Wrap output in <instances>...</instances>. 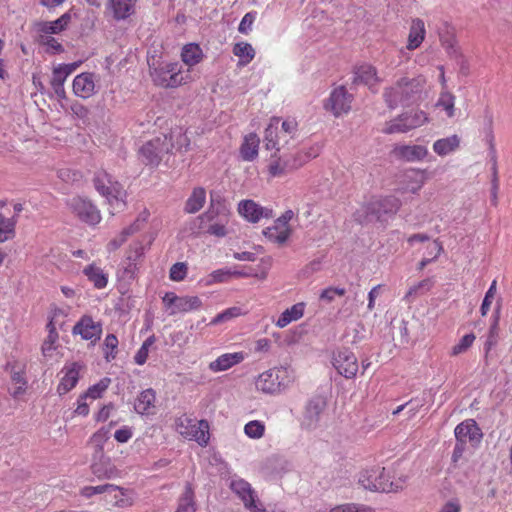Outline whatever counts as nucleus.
<instances>
[{
    "mask_svg": "<svg viewBox=\"0 0 512 512\" xmlns=\"http://www.w3.org/2000/svg\"><path fill=\"white\" fill-rule=\"evenodd\" d=\"M149 74L154 85L165 89H175L194 81V76L190 75V69H184L183 65L177 61L149 63Z\"/></svg>",
    "mask_w": 512,
    "mask_h": 512,
    "instance_id": "f257e3e1",
    "label": "nucleus"
},
{
    "mask_svg": "<svg viewBox=\"0 0 512 512\" xmlns=\"http://www.w3.org/2000/svg\"><path fill=\"white\" fill-rule=\"evenodd\" d=\"M426 84L422 75L413 78L402 77L393 86L384 90L383 98L390 109L410 104L420 98Z\"/></svg>",
    "mask_w": 512,
    "mask_h": 512,
    "instance_id": "f03ea898",
    "label": "nucleus"
},
{
    "mask_svg": "<svg viewBox=\"0 0 512 512\" xmlns=\"http://www.w3.org/2000/svg\"><path fill=\"white\" fill-rule=\"evenodd\" d=\"M188 145L187 137L181 129L172 131L170 136L162 135L146 142L139 150L140 157L147 164L158 165L165 154L174 147L182 148Z\"/></svg>",
    "mask_w": 512,
    "mask_h": 512,
    "instance_id": "7ed1b4c3",
    "label": "nucleus"
},
{
    "mask_svg": "<svg viewBox=\"0 0 512 512\" xmlns=\"http://www.w3.org/2000/svg\"><path fill=\"white\" fill-rule=\"evenodd\" d=\"M400 207V200L395 196L372 198L354 213V219L366 223L374 218L379 219L383 214H394Z\"/></svg>",
    "mask_w": 512,
    "mask_h": 512,
    "instance_id": "20e7f679",
    "label": "nucleus"
},
{
    "mask_svg": "<svg viewBox=\"0 0 512 512\" xmlns=\"http://www.w3.org/2000/svg\"><path fill=\"white\" fill-rule=\"evenodd\" d=\"M177 432L189 441H195L199 446L206 447L210 441V424L207 420L182 415L176 420Z\"/></svg>",
    "mask_w": 512,
    "mask_h": 512,
    "instance_id": "39448f33",
    "label": "nucleus"
},
{
    "mask_svg": "<svg viewBox=\"0 0 512 512\" xmlns=\"http://www.w3.org/2000/svg\"><path fill=\"white\" fill-rule=\"evenodd\" d=\"M359 484L366 490L376 492H393L397 491L401 486L390 481L385 468L373 466L360 472L358 478Z\"/></svg>",
    "mask_w": 512,
    "mask_h": 512,
    "instance_id": "423d86ee",
    "label": "nucleus"
},
{
    "mask_svg": "<svg viewBox=\"0 0 512 512\" xmlns=\"http://www.w3.org/2000/svg\"><path fill=\"white\" fill-rule=\"evenodd\" d=\"M429 121L427 114L422 110L404 112L385 123L382 129L385 134L406 133L412 129L423 126Z\"/></svg>",
    "mask_w": 512,
    "mask_h": 512,
    "instance_id": "0eeeda50",
    "label": "nucleus"
},
{
    "mask_svg": "<svg viewBox=\"0 0 512 512\" xmlns=\"http://www.w3.org/2000/svg\"><path fill=\"white\" fill-rule=\"evenodd\" d=\"M290 383L288 370L284 367L268 369L257 377L255 386L258 391L276 394L284 390Z\"/></svg>",
    "mask_w": 512,
    "mask_h": 512,
    "instance_id": "6e6552de",
    "label": "nucleus"
},
{
    "mask_svg": "<svg viewBox=\"0 0 512 512\" xmlns=\"http://www.w3.org/2000/svg\"><path fill=\"white\" fill-rule=\"evenodd\" d=\"M162 303L169 316L196 311L202 307V300L198 296H178L174 292H166Z\"/></svg>",
    "mask_w": 512,
    "mask_h": 512,
    "instance_id": "1a4fd4ad",
    "label": "nucleus"
},
{
    "mask_svg": "<svg viewBox=\"0 0 512 512\" xmlns=\"http://www.w3.org/2000/svg\"><path fill=\"white\" fill-rule=\"evenodd\" d=\"M93 181L95 189L107 199L113 208L125 207V202L121 199V186L118 182H114L109 174L100 172L95 175Z\"/></svg>",
    "mask_w": 512,
    "mask_h": 512,
    "instance_id": "9d476101",
    "label": "nucleus"
},
{
    "mask_svg": "<svg viewBox=\"0 0 512 512\" xmlns=\"http://www.w3.org/2000/svg\"><path fill=\"white\" fill-rule=\"evenodd\" d=\"M110 428L102 427L96 431L90 438V443L94 446L95 453L91 469L97 477H109L111 471L106 467L107 463L102 461L103 447L105 442L109 439Z\"/></svg>",
    "mask_w": 512,
    "mask_h": 512,
    "instance_id": "9b49d317",
    "label": "nucleus"
},
{
    "mask_svg": "<svg viewBox=\"0 0 512 512\" xmlns=\"http://www.w3.org/2000/svg\"><path fill=\"white\" fill-rule=\"evenodd\" d=\"M230 489L242 500L244 507L251 512H263L264 507L258 500L255 490L250 483L240 477H232Z\"/></svg>",
    "mask_w": 512,
    "mask_h": 512,
    "instance_id": "f8f14e48",
    "label": "nucleus"
},
{
    "mask_svg": "<svg viewBox=\"0 0 512 512\" xmlns=\"http://www.w3.org/2000/svg\"><path fill=\"white\" fill-rule=\"evenodd\" d=\"M67 205L81 221L89 225H96L101 220L100 211L86 198L73 197L67 202Z\"/></svg>",
    "mask_w": 512,
    "mask_h": 512,
    "instance_id": "ddd939ff",
    "label": "nucleus"
},
{
    "mask_svg": "<svg viewBox=\"0 0 512 512\" xmlns=\"http://www.w3.org/2000/svg\"><path fill=\"white\" fill-rule=\"evenodd\" d=\"M326 401L321 396L312 398L306 405L302 416L301 425L307 430L320 427L324 418Z\"/></svg>",
    "mask_w": 512,
    "mask_h": 512,
    "instance_id": "4468645a",
    "label": "nucleus"
},
{
    "mask_svg": "<svg viewBox=\"0 0 512 512\" xmlns=\"http://www.w3.org/2000/svg\"><path fill=\"white\" fill-rule=\"evenodd\" d=\"M332 364L338 373L345 378H353L358 371V361L353 352L341 349L333 354Z\"/></svg>",
    "mask_w": 512,
    "mask_h": 512,
    "instance_id": "2eb2a0df",
    "label": "nucleus"
},
{
    "mask_svg": "<svg viewBox=\"0 0 512 512\" xmlns=\"http://www.w3.org/2000/svg\"><path fill=\"white\" fill-rule=\"evenodd\" d=\"M239 214L248 222L257 223L261 219H268L273 216L272 209L263 207L256 203L254 200H242L238 204Z\"/></svg>",
    "mask_w": 512,
    "mask_h": 512,
    "instance_id": "dca6fc26",
    "label": "nucleus"
},
{
    "mask_svg": "<svg viewBox=\"0 0 512 512\" xmlns=\"http://www.w3.org/2000/svg\"><path fill=\"white\" fill-rule=\"evenodd\" d=\"M352 96L347 93L343 86L335 88L329 97L326 108L330 109L335 116L347 113L351 108Z\"/></svg>",
    "mask_w": 512,
    "mask_h": 512,
    "instance_id": "f3484780",
    "label": "nucleus"
},
{
    "mask_svg": "<svg viewBox=\"0 0 512 512\" xmlns=\"http://www.w3.org/2000/svg\"><path fill=\"white\" fill-rule=\"evenodd\" d=\"M73 334H79L82 339L97 341L102 334V326L90 316H83L73 327Z\"/></svg>",
    "mask_w": 512,
    "mask_h": 512,
    "instance_id": "a211bd4d",
    "label": "nucleus"
},
{
    "mask_svg": "<svg viewBox=\"0 0 512 512\" xmlns=\"http://www.w3.org/2000/svg\"><path fill=\"white\" fill-rule=\"evenodd\" d=\"M393 154L406 162H420L429 155V151L424 145H397L393 149Z\"/></svg>",
    "mask_w": 512,
    "mask_h": 512,
    "instance_id": "6ab92c4d",
    "label": "nucleus"
},
{
    "mask_svg": "<svg viewBox=\"0 0 512 512\" xmlns=\"http://www.w3.org/2000/svg\"><path fill=\"white\" fill-rule=\"evenodd\" d=\"M279 124L280 118L273 117L264 131V145L267 150L279 152L282 147L287 145L283 142V134H281Z\"/></svg>",
    "mask_w": 512,
    "mask_h": 512,
    "instance_id": "aec40b11",
    "label": "nucleus"
},
{
    "mask_svg": "<svg viewBox=\"0 0 512 512\" xmlns=\"http://www.w3.org/2000/svg\"><path fill=\"white\" fill-rule=\"evenodd\" d=\"M454 434L456 440L464 443L467 441L479 443L483 437L481 429L473 419H468L458 424L455 427Z\"/></svg>",
    "mask_w": 512,
    "mask_h": 512,
    "instance_id": "412c9836",
    "label": "nucleus"
},
{
    "mask_svg": "<svg viewBox=\"0 0 512 512\" xmlns=\"http://www.w3.org/2000/svg\"><path fill=\"white\" fill-rule=\"evenodd\" d=\"M245 359L244 352L224 353L211 361L208 368L213 373H219L229 370L230 368L240 364Z\"/></svg>",
    "mask_w": 512,
    "mask_h": 512,
    "instance_id": "4be33fe9",
    "label": "nucleus"
},
{
    "mask_svg": "<svg viewBox=\"0 0 512 512\" xmlns=\"http://www.w3.org/2000/svg\"><path fill=\"white\" fill-rule=\"evenodd\" d=\"M462 139L457 134L439 138L432 145L433 152L439 157H446L456 153L461 147Z\"/></svg>",
    "mask_w": 512,
    "mask_h": 512,
    "instance_id": "5701e85b",
    "label": "nucleus"
},
{
    "mask_svg": "<svg viewBox=\"0 0 512 512\" xmlns=\"http://www.w3.org/2000/svg\"><path fill=\"white\" fill-rule=\"evenodd\" d=\"M81 368L82 366L77 362H73L64 366L62 369V373H64V375L57 387L59 394H66L76 386L79 380V373Z\"/></svg>",
    "mask_w": 512,
    "mask_h": 512,
    "instance_id": "b1692460",
    "label": "nucleus"
},
{
    "mask_svg": "<svg viewBox=\"0 0 512 512\" xmlns=\"http://www.w3.org/2000/svg\"><path fill=\"white\" fill-rule=\"evenodd\" d=\"M95 76L92 73H81L73 80V92L81 98H89L95 94Z\"/></svg>",
    "mask_w": 512,
    "mask_h": 512,
    "instance_id": "393cba45",
    "label": "nucleus"
},
{
    "mask_svg": "<svg viewBox=\"0 0 512 512\" xmlns=\"http://www.w3.org/2000/svg\"><path fill=\"white\" fill-rule=\"evenodd\" d=\"M381 82L377 70L370 64H361L354 70V83H361L368 86L369 89L377 87Z\"/></svg>",
    "mask_w": 512,
    "mask_h": 512,
    "instance_id": "a878e982",
    "label": "nucleus"
},
{
    "mask_svg": "<svg viewBox=\"0 0 512 512\" xmlns=\"http://www.w3.org/2000/svg\"><path fill=\"white\" fill-rule=\"evenodd\" d=\"M180 57L183 67L186 66L185 69H190V75H193L194 66L203 60L204 54L197 43H188L182 47Z\"/></svg>",
    "mask_w": 512,
    "mask_h": 512,
    "instance_id": "bb28decb",
    "label": "nucleus"
},
{
    "mask_svg": "<svg viewBox=\"0 0 512 512\" xmlns=\"http://www.w3.org/2000/svg\"><path fill=\"white\" fill-rule=\"evenodd\" d=\"M402 190L404 192L417 193L426 181L425 170L410 169L402 177Z\"/></svg>",
    "mask_w": 512,
    "mask_h": 512,
    "instance_id": "cd10ccee",
    "label": "nucleus"
},
{
    "mask_svg": "<svg viewBox=\"0 0 512 512\" xmlns=\"http://www.w3.org/2000/svg\"><path fill=\"white\" fill-rule=\"evenodd\" d=\"M291 228L289 225H284L278 220H275L271 227L263 230L264 236L271 242L282 245L284 244L291 235Z\"/></svg>",
    "mask_w": 512,
    "mask_h": 512,
    "instance_id": "c85d7f7f",
    "label": "nucleus"
},
{
    "mask_svg": "<svg viewBox=\"0 0 512 512\" xmlns=\"http://www.w3.org/2000/svg\"><path fill=\"white\" fill-rule=\"evenodd\" d=\"M305 307L306 304L304 302H298L284 310L275 321L276 327L284 328L290 323L301 319L304 315Z\"/></svg>",
    "mask_w": 512,
    "mask_h": 512,
    "instance_id": "c756f323",
    "label": "nucleus"
},
{
    "mask_svg": "<svg viewBox=\"0 0 512 512\" xmlns=\"http://www.w3.org/2000/svg\"><path fill=\"white\" fill-rule=\"evenodd\" d=\"M156 395L153 389H146L140 393L135 401L134 409L138 414L150 415L155 410Z\"/></svg>",
    "mask_w": 512,
    "mask_h": 512,
    "instance_id": "7c9ffc66",
    "label": "nucleus"
},
{
    "mask_svg": "<svg viewBox=\"0 0 512 512\" xmlns=\"http://www.w3.org/2000/svg\"><path fill=\"white\" fill-rule=\"evenodd\" d=\"M260 139L255 133H249L244 137L240 147V156L244 161H253L258 156Z\"/></svg>",
    "mask_w": 512,
    "mask_h": 512,
    "instance_id": "2f4dec72",
    "label": "nucleus"
},
{
    "mask_svg": "<svg viewBox=\"0 0 512 512\" xmlns=\"http://www.w3.org/2000/svg\"><path fill=\"white\" fill-rule=\"evenodd\" d=\"M277 153L278 152L275 151L271 156L270 163L268 165V172L270 176L281 177L287 172L299 168L293 167V162H291L290 158L284 159L282 157H278Z\"/></svg>",
    "mask_w": 512,
    "mask_h": 512,
    "instance_id": "473e14b6",
    "label": "nucleus"
},
{
    "mask_svg": "<svg viewBox=\"0 0 512 512\" xmlns=\"http://www.w3.org/2000/svg\"><path fill=\"white\" fill-rule=\"evenodd\" d=\"M436 30L445 49L448 52H450V50L455 52V28L452 26V24L446 20H441L440 23L436 26Z\"/></svg>",
    "mask_w": 512,
    "mask_h": 512,
    "instance_id": "72a5a7b5",
    "label": "nucleus"
},
{
    "mask_svg": "<svg viewBox=\"0 0 512 512\" xmlns=\"http://www.w3.org/2000/svg\"><path fill=\"white\" fill-rule=\"evenodd\" d=\"M425 34L426 30L424 21L419 18L414 19L411 23L408 35L407 49L415 50L418 48L424 41Z\"/></svg>",
    "mask_w": 512,
    "mask_h": 512,
    "instance_id": "f704fd0d",
    "label": "nucleus"
},
{
    "mask_svg": "<svg viewBox=\"0 0 512 512\" xmlns=\"http://www.w3.org/2000/svg\"><path fill=\"white\" fill-rule=\"evenodd\" d=\"M206 202V191L202 187L193 189L191 195L188 197L184 210L187 213L194 214L202 209Z\"/></svg>",
    "mask_w": 512,
    "mask_h": 512,
    "instance_id": "c9c22d12",
    "label": "nucleus"
},
{
    "mask_svg": "<svg viewBox=\"0 0 512 512\" xmlns=\"http://www.w3.org/2000/svg\"><path fill=\"white\" fill-rule=\"evenodd\" d=\"M232 52L239 58L238 66L248 65L255 57V50L252 45L244 41L234 44Z\"/></svg>",
    "mask_w": 512,
    "mask_h": 512,
    "instance_id": "e433bc0d",
    "label": "nucleus"
},
{
    "mask_svg": "<svg viewBox=\"0 0 512 512\" xmlns=\"http://www.w3.org/2000/svg\"><path fill=\"white\" fill-rule=\"evenodd\" d=\"M106 13L115 21L125 20L128 18V0H110Z\"/></svg>",
    "mask_w": 512,
    "mask_h": 512,
    "instance_id": "4c0bfd02",
    "label": "nucleus"
},
{
    "mask_svg": "<svg viewBox=\"0 0 512 512\" xmlns=\"http://www.w3.org/2000/svg\"><path fill=\"white\" fill-rule=\"evenodd\" d=\"M83 273L90 282L94 284L97 289H102L107 285V277L101 268L94 264L88 265L84 268Z\"/></svg>",
    "mask_w": 512,
    "mask_h": 512,
    "instance_id": "58836bf2",
    "label": "nucleus"
},
{
    "mask_svg": "<svg viewBox=\"0 0 512 512\" xmlns=\"http://www.w3.org/2000/svg\"><path fill=\"white\" fill-rule=\"evenodd\" d=\"M16 223L17 218L15 216L7 218L0 214V243L14 238Z\"/></svg>",
    "mask_w": 512,
    "mask_h": 512,
    "instance_id": "ea45409f",
    "label": "nucleus"
},
{
    "mask_svg": "<svg viewBox=\"0 0 512 512\" xmlns=\"http://www.w3.org/2000/svg\"><path fill=\"white\" fill-rule=\"evenodd\" d=\"M500 307L498 306L493 315V322L489 328L487 339L484 343V352L487 355L498 342V322Z\"/></svg>",
    "mask_w": 512,
    "mask_h": 512,
    "instance_id": "a19ab883",
    "label": "nucleus"
},
{
    "mask_svg": "<svg viewBox=\"0 0 512 512\" xmlns=\"http://www.w3.org/2000/svg\"><path fill=\"white\" fill-rule=\"evenodd\" d=\"M175 512H196L194 491L190 484L185 486V490L179 499L178 507Z\"/></svg>",
    "mask_w": 512,
    "mask_h": 512,
    "instance_id": "79ce46f5",
    "label": "nucleus"
},
{
    "mask_svg": "<svg viewBox=\"0 0 512 512\" xmlns=\"http://www.w3.org/2000/svg\"><path fill=\"white\" fill-rule=\"evenodd\" d=\"M436 107L445 111L448 118L455 116V96L447 90H442L436 102Z\"/></svg>",
    "mask_w": 512,
    "mask_h": 512,
    "instance_id": "37998d69",
    "label": "nucleus"
},
{
    "mask_svg": "<svg viewBox=\"0 0 512 512\" xmlns=\"http://www.w3.org/2000/svg\"><path fill=\"white\" fill-rule=\"evenodd\" d=\"M76 64H60L53 69L51 84L64 85L67 77L74 72Z\"/></svg>",
    "mask_w": 512,
    "mask_h": 512,
    "instance_id": "c03bdc74",
    "label": "nucleus"
},
{
    "mask_svg": "<svg viewBox=\"0 0 512 512\" xmlns=\"http://www.w3.org/2000/svg\"><path fill=\"white\" fill-rule=\"evenodd\" d=\"M246 314V311L240 306H233L225 309L221 313L217 314L210 322L211 325H217L219 323L230 321L234 318L240 317Z\"/></svg>",
    "mask_w": 512,
    "mask_h": 512,
    "instance_id": "a18cd8bd",
    "label": "nucleus"
},
{
    "mask_svg": "<svg viewBox=\"0 0 512 512\" xmlns=\"http://www.w3.org/2000/svg\"><path fill=\"white\" fill-rule=\"evenodd\" d=\"M281 134H283L284 144H289L290 140L294 139L298 133V123L293 118H287L279 126Z\"/></svg>",
    "mask_w": 512,
    "mask_h": 512,
    "instance_id": "49530a36",
    "label": "nucleus"
},
{
    "mask_svg": "<svg viewBox=\"0 0 512 512\" xmlns=\"http://www.w3.org/2000/svg\"><path fill=\"white\" fill-rule=\"evenodd\" d=\"M244 433L250 439H260L265 433V424L259 420H251L244 426Z\"/></svg>",
    "mask_w": 512,
    "mask_h": 512,
    "instance_id": "de8ad7c7",
    "label": "nucleus"
},
{
    "mask_svg": "<svg viewBox=\"0 0 512 512\" xmlns=\"http://www.w3.org/2000/svg\"><path fill=\"white\" fill-rule=\"evenodd\" d=\"M71 20L69 13H64L60 18L55 21L48 22L44 25L43 31L48 34H57L65 29Z\"/></svg>",
    "mask_w": 512,
    "mask_h": 512,
    "instance_id": "09e8293b",
    "label": "nucleus"
},
{
    "mask_svg": "<svg viewBox=\"0 0 512 512\" xmlns=\"http://www.w3.org/2000/svg\"><path fill=\"white\" fill-rule=\"evenodd\" d=\"M110 383V378H102L98 383L89 387L84 394L90 399V402H92L98 398H101L102 394L107 390Z\"/></svg>",
    "mask_w": 512,
    "mask_h": 512,
    "instance_id": "8fccbe9b",
    "label": "nucleus"
},
{
    "mask_svg": "<svg viewBox=\"0 0 512 512\" xmlns=\"http://www.w3.org/2000/svg\"><path fill=\"white\" fill-rule=\"evenodd\" d=\"M303 150H304V158L303 159L297 158L293 162V167H299L300 168L305 163H307L310 160L316 158L320 154V152L322 150V145L320 143H314V144L310 145L309 147L303 148Z\"/></svg>",
    "mask_w": 512,
    "mask_h": 512,
    "instance_id": "3c124183",
    "label": "nucleus"
},
{
    "mask_svg": "<svg viewBox=\"0 0 512 512\" xmlns=\"http://www.w3.org/2000/svg\"><path fill=\"white\" fill-rule=\"evenodd\" d=\"M231 278L230 268H221L211 272L205 279V285L228 282Z\"/></svg>",
    "mask_w": 512,
    "mask_h": 512,
    "instance_id": "603ef678",
    "label": "nucleus"
},
{
    "mask_svg": "<svg viewBox=\"0 0 512 512\" xmlns=\"http://www.w3.org/2000/svg\"><path fill=\"white\" fill-rule=\"evenodd\" d=\"M346 293L344 288L339 287H328L323 289L319 295L320 301L329 304L332 303L336 297H341Z\"/></svg>",
    "mask_w": 512,
    "mask_h": 512,
    "instance_id": "864d4df0",
    "label": "nucleus"
},
{
    "mask_svg": "<svg viewBox=\"0 0 512 512\" xmlns=\"http://www.w3.org/2000/svg\"><path fill=\"white\" fill-rule=\"evenodd\" d=\"M475 340V335L473 333H469L464 335L457 344L452 347L451 354L459 355L467 351L473 344Z\"/></svg>",
    "mask_w": 512,
    "mask_h": 512,
    "instance_id": "5fc2aeb1",
    "label": "nucleus"
},
{
    "mask_svg": "<svg viewBox=\"0 0 512 512\" xmlns=\"http://www.w3.org/2000/svg\"><path fill=\"white\" fill-rule=\"evenodd\" d=\"M496 291H497V281L493 280L489 289L487 290V292L484 296V299H483L481 307H480V312H481L482 316L487 315V313L490 309L491 303L496 295Z\"/></svg>",
    "mask_w": 512,
    "mask_h": 512,
    "instance_id": "6e6d98bb",
    "label": "nucleus"
},
{
    "mask_svg": "<svg viewBox=\"0 0 512 512\" xmlns=\"http://www.w3.org/2000/svg\"><path fill=\"white\" fill-rule=\"evenodd\" d=\"M329 512H374V510L362 504L346 503L331 508Z\"/></svg>",
    "mask_w": 512,
    "mask_h": 512,
    "instance_id": "4d7b16f0",
    "label": "nucleus"
},
{
    "mask_svg": "<svg viewBox=\"0 0 512 512\" xmlns=\"http://www.w3.org/2000/svg\"><path fill=\"white\" fill-rule=\"evenodd\" d=\"M118 346V339L115 335L109 334L104 341V354L107 361H111L115 358L116 349Z\"/></svg>",
    "mask_w": 512,
    "mask_h": 512,
    "instance_id": "13d9d810",
    "label": "nucleus"
},
{
    "mask_svg": "<svg viewBox=\"0 0 512 512\" xmlns=\"http://www.w3.org/2000/svg\"><path fill=\"white\" fill-rule=\"evenodd\" d=\"M256 18H257L256 11H250V12L246 13L239 23L238 31L241 34H245V35L250 33L252 30V25H253L254 21L256 20Z\"/></svg>",
    "mask_w": 512,
    "mask_h": 512,
    "instance_id": "bf43d9fd",
    "label": "nucleus"
},
{
    "mask_svg": "<svg viewBox=\"0 0 512 512\" xmlns=\"http://www.w3.org/2000/svg\"><path fill=\"white\" fill-rule=\"evenodd\" d=\"M187 274V265L183 262H177L170 268L169 276L173 281H182Z\"/></svg>",
    "mask_w": 512,
    "mask_h": 512,
    "instance_id": "052dcab7",
    "label": "nucleus"
},
{
    "mask_svg": "<svg viewBox=\"0 0 512 512\" xmlns=\"http://www.w3.org/2000/svg\"><path fill=\"white\" fill-rule=\"evenodd\" d=\"M150 212L146 207L139 209L138 215L132 225H130V232L140 230L147 222Z\"/></svg>",
    "mask_w": 512,
    "mask_h": 512,
    "instance_id": "680f3d73",
    "label": "nucleus"
},
{
    "mask_svg": "<svg viewBox=\"0 0 512 512\" xmlns=\"http://www.w3.org/2000/svg\"><path fill=\"white\" fill-rule=\"evenodd\" d=\"M70 112L74 117L82 120L83 122L88 119L89 110L79 102H73L70 105Z\"/></svg>",
    "mask_w": 512,
    "mask_h": 512,
    "instance_id": "e2e57ef3",
    "label": "nucleus"
},
{
    "mask_svg": "<svg viewBox=\"0 0 512 512\" xmlns=\"http://www.w3.org/2000/svg\"><path fill=\"white\" fill-rule=\"evenodd\" d=\"M58 339V334L56 331L50 330V333L47 336V339L44 341L42 345V353L44 356H50L51 352L55 349L54 344Z\"/></svg>",
    "mask_w": 512,
    "mask_h": 512,
    "instance_id": "0e129e2a",
    "label": "nucleus"
},
{
    "mask_svg": "<svg viewBox=\"0 0 512 512\" xmlns=\"http://www.w3.org/2000/svg\"><path fill=\"white\" fill-rule=\"evenodd\" d=\"M90 399L85 395L82 394L79 396L77 400V407L74 410V413L79 416H87L89 414V407H90Z\"/></svg>",
    "mask_w": 512,
    "mask_h": 512,
    "instance_id": "69168bd1",
    "label": "nucleus"
},
{
    "mask_svg": "<svg viewBox=\"0 0 512 512\" xmlns=\"http://www.w3.org/2000/svg\"><path fill=\"white\" fill-rule=\"evenodd\" d=\"M442 249L441 243L438 240H433L427 245L424 257L432 258V261H434L440 255Z\"/></svg>",
    "mask_w": 512,
    "mask_h": 512,
    "instance_id": "338daca9",
    "label": "nucleus"
},
{
    "mask_svg": "<svg viewBox=\"0 0 512 512\" xmlns=\"http://www.w3.org/2000/svg\"><path fill=\"white\" fill-rule=\"evenodd\" d=\"M461 503L457 498L448 500L438 512H461Z\"/></svg>",
    "mask_w": 512,
    "mask_h": 512,
    "instance_id": "774afa93",
    "label": "nucleus"
}]
</instances>
